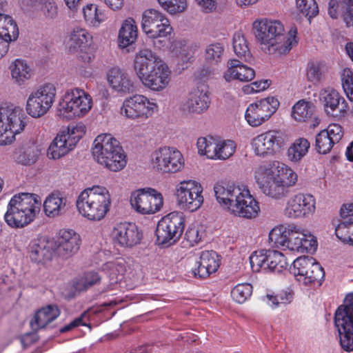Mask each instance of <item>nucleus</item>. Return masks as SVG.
Segmentation results:
<instances>
[{
  "label": "nucleus",
  "instance_id": "f257e3e1",
  "mask_svg": "<svg viewBox=\"0 0 353 353\" xmlns=\"http://www.w3.org/2000/svg\"><path fill=\"white\" fill-rule=\"evenodd\" d=\"M252 26L256 40L267 54L274 56L285 54L298 43L297 28L292 27L286 37L284 26L279 20L256 19Z\"/></svg>",
  "mask_w": 353,
  "mask_h": 353
},
{
  "label": "nucleus",
  "instance_id": "f03ea898",
  "mask_svg": "<svg viewBox=\"0 0 353 353\" xmlns=\"http://www.w3.org/2000/svg\"><path fill=\"white\" fill-rule=\"evenodd\" d=\"M134 69L141 83L150 90L161 92L169 85L171 70L157 53L150 49H142L136 53Z\"/></svg>",
  "mask_w": 353,
  "mask_h": 353
},
{
  "label": "nucleus",
  "instance_id": "7ed1b4c3",
  "mask_svg": "<svg viewBox=\"0 0 353 353\" xmlns=\"http://www.w3.org/2000/svg\"><path fill=\"white\" fill-rule=\"evenodd\" d=\"M214 191L218 203L235 216L253 219L260 211L258 201L245 185L216 184Z\"/></svg>",
  "mask_w": 353,
  "mask_h": 353
},
{
  "label": "nucleus",
  "instance_id": "20e7f679",
  "mask_svg": "<svg viewBox=\"0 0 353 353\" xmlns=\"http://www.w3.org/2000/svg\"><path fill=\"white\" fill-rule=\"evenodd\" d=\"M41 209L39 197L35 194L19 193L8 203L4 221L13 229H21L34 221Z\"/></svg>",
  "mask_w": 353,
  "mask_h": 353
},
{
  "label": "nucleus",
  "instance_id": "39448f33",
  "mask_svg": "<svg viewBox=\"0 0 353 353\" xmlns=\"http://www.w3.org/2000/svg\"><path fill=\"white\" fill-rule=\"evenodd\" d=\"M269 240L277 246L300 253L312 252L317 248L315 237L294 224L274 227L269 233Z\"/></svg>",
  "mask_w": 353,
  "mask_h": 353
},
{
  "label": "nucleus",
  "instance_id": "423d86ee",
  "mask_svg": "<svg viewBox=\"0 0 353 353\" xmlns=\"http://www.w3.org/2000/svg\"><path fill=\"white\" fill-rule=\"evenodd\" d=\"M94 159L111 172H119L127 164V156L119 141L110 134L98 135L92 145Z\"/></svg>",
  "mask_w": 353,
  "mask_h": 353
},
{
  "label": "nucleus",
  "instance_id": "0eeeda50",
  "mask_svg": "<svg viewBox=\"0 0 353 353\" xmlns=\"http://www.w3.org/2000/svg\"><path fill=\"white\" fill-rule=\"evenodd\" d=\"M111 196L103 186L93 185L80 192L76 201L79 214L89 221L102 220L110 210Z\"/></svg>",
  "mask_w": 353,
  "mask_h": 353
},
{
  "label": "nucleus",
  "instance_id": "6e6552de",
  "mask_svg": "<svg viewBox=\"0 0 353 353\" xmlns=\"http://www.w3.org/2000/svg\"><path fill=\"white\" fill-rule=\"evenodd\" d=\"M93 105L92 97L84 90L74 88L67 90L59 101L57 112L65 120L85 117Z\"/></svg>",
  "mask_w": 353,
  "mask_h": 353
},
{
  "label": "nucleus",
  "instance_id": "1a4fd4ad",
  "mask_svg": "<svg viewBox=\"0 0 353 353\" xmlns=\"http://www.w3.org/2000/svg\"><path fill=\"white\" fill-rule=\"evenodd\" d=\"M23 110L14 105L0 107V145L11 143L26 125Z\"/></svg>",
  "mask_w": 353,
  "mask_h": 353
},
{
  "label": "nucleus",
  "instance_id": "9d476101",
  "mask_svg": "<svg viewBox=\"0 0 353 353\" xmlns=\"http://www.w3.org/2000/svg\"><path fill=\"white\" fill-rule=\"evenodd\" d=\"M334 325L341 348L346 352L353 351V293L346 296L345 303L336 310Z\"/></svg>",
  "mask_w": 353,
  "mask_h": 353
},
{
  "label": "nucleus",
  "instance_id": "9b49d317",
  "mask_svg": "<svg viewBox=\"0 0 353 353\" xmlns=\"http://www.w3.org/2000/svg\"><path fill=\"white\" fill-rule=\"evenodd\" d=\"M57 88L53 83H46L33 90L28 94L26 110L32 118L45 115L55 101Z\"/></svg>",
  "mask_w": 353,
  "mask_h": 353
},
{
  "label": "nucleus",
  "instance_id": "f8f14e48",
  "mask_svg": "<svg viewBox=\"0 0 353 353\" xmlns=\"http://www.w3.org/2000/svg\"><path fill=\"white\" fill-rule=\"evenodd\" d=\"M141 28L145 34L154 41V45L158 48L161 43L160 38H166L172 32V27L165 14L158 10L150 8L145 10L142 14Z\"/></svg>",
  "mask_w": 353,
  "mask_h": 353
},
{
  "label": "nucleus",
  "instance_id": "ddd939ff",
  "mask_svg": "<svg viewBox=\"0 0 353 353\" xmlns=\"http://www.w3.org/2000/svg\"><path fill=\"white\" fill-rule=\"evenodd\" d=\"M203 188L195 180H183L175 186V196L178 206L185 211L194 212L203 205Z\"/></svg>",
  "mask_w": 353,
  "mask_h": 353
},
{
  "label": "nucleus",
  "instance_id": "4468645a",
  "mask_svg": "<svg viewBox=\"0 0 353 353\" xmlns=\"http://www.w3.org/2000/svg\"><path fill=\"white\" fill-rule=\"evenodd\" d=\"M65 45L70 53H77L78 59L85 63H91L95 58L96 48L92 37L83 28L72 29L67 37Z\"/></svg>",
  "mask_w": 353,
  "mask_h": 353
},
{
  "label": "nucleus",
  "instance_id": "2eb2a0df",
  "mask_svg": "<svg viewBox=\"0 0 353 353\" xmlns=\"http://www.w3.org/2000/svg\"><path fill=\"white\" fill-rule=\"evenodd\" d=\"M185 221V215L181 212H172L161 218L156 229L158 243L164 245L175 243L183 232Z\"/></svg>",
  "mask_w": 353,
  "mask_h": 353
},
{
  "label": "nucleus",
  "instance_id": "dca6fc26",
  "mask_svg": "<svg viewBox=\"0 0 353 353\" xmlns=\"http://www.w3.org/2000/svg\"><path fill=\"white\" fill-rule=\"evenodd\" d=\"M253 272H274L279 274L286 270L289 263L286 257L280 252L272 250L255 251L250 256Z\"/></svg>",
  "mask_w": 353,
  "mask_h": 353
},
{
  "label": "nucleus",
  "instance_id": "f3484780",
  "mask_svg": "<svg viewBox=\"0 0 353 353\" xmlns=\"http://www.w3.org/2000/svg\"><path fill=\"white\" fill-rule=\"evenodd\" d=\"M290 272L299 284L307 286L320 283L324 278L323 268L310 256H300L293 261Z\"/></svg>",
  "mask_w": 353,
  "mask_h": 353
},
{
  "label": "nucleus",
  "instance_id": "a211bd4d",
  "mask_svg": "<svg viewBox=\"0 0 353 353\" xmlns=\"http://www.w3.org/2000/svg\"><path fill=\"white\" fill-rule=\"evenodd\" d=\"M153 168L162 174H173L182 170L184 159L181 152L175 148L160 147L151 154Z\"/></svg>",
  "mask_w": 353,
  "mask_h": 353
},
{
  "label": "nucleus",
  "instance_id": "6ab92c4d",
  "mask_svg": "<svg viewBox=\"0 0 353 353\" xmlns=\"http://www.w3.org/2000/svg\"><path fill=\"white\" fill-rule=\"evenodd\" d=\"M316 204V199L312 194L299 192L287 199L283 214L292 220L307 219L315 213Z\"/></svg>",
  "mask_w": 353,
  "mask_h": 353
},
{
  "label": "nucleus",
  "instance_id": "aec40b11",
  "mask_svg": "<svg viewBox=\"0 0 353 353\" xmlns=\"http://www.w3.org/2000/svg\"><path fill=\"white\" fill-rule=\"evenodd\" d=\"M158 109L154 100L142 94H135L124 100L121 114L132 120L145 121L152 117Z\"/></svg>",
  "mask_w": 353,
  "mask_h": 353
},
{
  "label": "nucleus",
  "instance_id": "412c9836",
  "mask_svg": "<svg viewBox=\"0 0 353 353\" xmlns=\"http://www.w3.org/2000/svg\"><path fill=\"white\" fill-rule=\"evenodd\" d=\"M130 203L133 209L141 214H152L163 205L162 194L152 188L140 189L132 192Z\"/></svg>",
  "mask_w": 353,
  "mask_h": 353
},
{
  "label": "nucleus",
  "instance_id": "4be33fe9",
  "mask_svg": "<svg viewBox=\"0 0 353 353\" xmlns=\"http://www.w3.org/2000/svg\"><path fill=\"white\" fill-rule=\"evenodd\" d=\"M279 106L274 97H268L250 104L245 111V119L252 127H258L266 122Z\"/></svg>",
  "mask_w": 353,
  "mask_h": 353
},
{
  "label": "nucleus",
  "instance_id": "5701e85b",
  "mask_svg": "<svg viewBox=\"0 0 353 353\" xmlns=\"http://www.w3.org/2000/svg\"><path fill=\"white\" fill-rule=\"evenodd\" d=\"M210 93L207 85L197 86L181 102L180 110L185 114H201L206 112L211 103Z\"/></svg>",
  "mask_w": 353,
  "mask_h": 353
},
{
  "label": "nucleus",
  "instance_id": "b1692460",
  "mask_svg": "<svg viewBox=\"0 0 353 353\" xmlns=\"http://www.w3.org/2000/svg\"><path fill=\"white\" fill-rule=\"evenodd\" d=\"M283 134L278 130H269L254 137L252 146L258 156L273 154L278 152L284 145Z\"/></svg>",
  "mask_w": 353,
  "mask_h": 353
},
{
  "label": "nucleus",
  "instance_id": "393cba45",
  "mask_svg": "<svg viewBox=\"0 0 353 353\" xmlns=\"http://www.w3.org/2000/svg\"><path fill=\"white\" fill-rule=\"evenodd\" d=\"M114 244L123 248H132L140 243L141 231L135 223L121 222L116 224L111 233Z\"/></svg>",
  "mask_w": 353,
  "mask_h": 353
},
{
  "label": "nucleus",
  "instance_id": "a878e982",
  "mask_svg": "<svg viewBox=\"0 0 353 353\" xmlns=\"http://www.w3.org/2000/svg\"><path fill=\"white\" fill-rule=\"evenodd\" d=\"M254 179L261 192L271 198L280 199L288 192L276 179L272 178L270 172L261 165L254 170Z\"/></svg>",
  "mask_w": 353,
  "mask_h": 353
},
{
  "label": "nucleus",
  "instance_id": "bb28decb",
  "mask_svg": "<svg viewBox=\"0 0 353 353\" xmlns=\"http://www.w3.org/2000/svg\"><path fill=\"white\" fill-rule=\"evenodd\" d=\"M320 99L327 114L337 119L345 117L347 114L348 103L336 90L331 88L321 90Z\"/></svg>",
  "mask_w": 353,
  "mask_h": 353
},
{
  "label": "nucleus",
  "instance_id": "cd10ccee",
  "mask_svg": "<svg viewBox=\"0 0 353 353\" xmlns=\"http://www.w3.org/2000/svg\"><path fill=\"white\" fill-rule=\"evenodd\" d=\"M81 241L79 234L73 230H61L56 243L58 255L63 259L72 257L79 251Z\"/></svg>",
  "mask_w": 353,
  "mask_h": 353
},
{
  "label": "nucleus",
  "instance_id": "c85d7f7f",
  "mask_svg": "<svg viewBox=\"0 0 353 353\" xmlns=\"http://www.w3.org/2000/svg\"><path fill=\"white\" fill-rule=\"evenodd\" d=\"M106 80L112 90L119 94H127L134 90V82L129 74L118 67L108 70Z\"/></svg>",
  "mask_w": 353,
  "mask_h": 353
},
{
  "label": "nucleus",
  "instance_id": "c756f323",
  "mask_svg": "<svg viewBox=\"0 0 353 353\" xmlns=\"http://www.w3.org/2000/svg\"><path fill=\"white\" fill-rule=\"evenodd\" d=\"M19 29L12 18L0 13V59L8 52L9 42L18 38Z\"/></svg>",
  "mask_w": 353,
  "mask_h": 353
},
{
  "label": "nucleus",
  "instance_id": "7c9ffc66",
  "mask_svg": "<svg viewBox=\"0 0 353 353\" xmlns=\"http://www.w3.org/2000/svg\"><path fill=\"white\" fill-rule=\"evenodd\" d=\"M270 172L272 178L276 179L283 185L285 190L293 186L297 181V174L288 165L279 162L273 161L261 165Z\"/></svg>",
  "mask_w": 353,
  "mask_h": 353
},
{
  "label": "nucleus",
  "instance_id": "2f4dec72",
  "mask_svg": "<svg viewBox=\"0 0 353 353\" xmlns=\"http://www.w3.org/2000/svg\"><path fill=\"white\" fill-rule=\"evenodd\" d=\"M255 76L254 70L237 59H230L228 67L223 73V78L227 82L238 81H250Z\"/></svg>",
  "mask_w": 353,
  "mask_h": 353
},
{
  "label": "nucleus",
  "instance_id": "473e14b6",
  "mask_svg": "<svg viewBox=\"0 0 353 353\" xmlns=\"http://www.w3.org/2000/svg\"><path fill=\"white\" fill-rule=\"evenodd\" d=\"M197 267L192 270L194 276L207 278L217 271L220 265V259L216 252L205 250L201 252Z\"/></svg>",
  "mask_w": 353,
  "mask_h": 353
},
{
  "label": "nucleus",
  "instance_id": "72a5a7b5",
  "mask_svg": "<svg viewBox=\"0 0 353 353\" xmlns=\"http://www.w3.org/2000/svg\"><path fill=\"white\" fill-rule=\"evenodd\" d=\"M60 315V310L54 305H49L39 310L30 321V325L32 330L37 331L40 329L50 327Z\"/></svg>",
  "mask_w": 353,
  "mask_h": 353
},
{
  "label": "nucleus",
  "instance_id": "f704fd0d",
  "mask_svg": "<svg viewBox=\"0 0 353 353\" xmlns=\"http://www.w3.org/2000/svg\"><path fill=\"white\" fill-rule=\"evenodd\" d=\"M39 152V150L35 142H26L13 150L11 158L19 164L30 165L37 161Z\"/></svg>",
  "mask_w": 353,
  "mask_h": 353
},
{
  "label": "nucleus",
  "instance_id": "c9c22d12",
  "mask_svg": "<svg viewBox=\"0 0 353 353\" xmlns=\"http://www.w3.org/2000/svg\"><path fill=\"white\" fill-rule=\"evenodd\" d=\"M67 198L59 192L49 194L43 203L45 214L50 218L61 216L67 211Z\"/></svg>",
  "mask_w": 353,
  "mask_h": 353
},
{
  "label": "nucleus",
  "instance_id": "e433bc0d",
  "mask_svg": "<svg viewBox=\"0 0 353 353\" xmlns=\"http://www.w3.org/2000/svg\"><path fill=\"white\" fill-rule=\"evenodd\" d=\"M138 28L134 19L129 17L123 23L119 31L118 46L121 49L127 48L137 41Z\"/></svg>",
  "mask_w": 353,
  "mask_h": 353
},
{
  "label": "nucleus",
  "instance_id": "4c0bfd02",
  "mask_svg": "<svg viewBox=\"0 0 353 353\" xmlns=\"http://www.w3.org/2000/svg\"><path fill=\"white\" fill-rule=\"evenodd\" d=\"M8 69L12 79L18 85H23L26 81L31 79L33 70L28 61L23 59H16L10 64Z\"/></svg>",
  "mask_w": 353,
  "mask_h": 353
},
{
  "label": "nucleus",
  "instance_id": "58836bf2",
  "mask_svg": "<svg viewBox=\"0 0 353 353\" xmlns=\"http://www.w3.org/2000/svg\"><path fill=\"white\" fill-rule=\"evenodd\" d=\"M103 271L110 278L111 284L104 292L113 290L115 285L121 278L125 272V262L123 259H117L116 260L108 261L103 264L102 267Z\"/></svg>",
  "mask_w": 353,
  "mask_h": 353
},
{
  "label": "nucleus",
  "instance_id": "ea45409f",
  "mask_svg": "<svg viewBox=\"0 0 353 353\" xmlns=\"http://www.w3.org/2000/svg\"><path fill=\"white\" fill-rule=\"evenodd\" d=\"M51 257L48 242L43 239H34L30 244V258L34 263H44Z\"/></svg>",
  "mask_w": 353,
  "mask_h": 353
},
{
  "label": "nucleus",
  "instance_id": "a19ab883",
  "mask_svg": "<svg viewBox=\"0 0 353 353\" xmlns=\"http://www.w3.org/2000/svg\"><path fill=\"white\" fill-rule=\"evenodd\" d=\"M199 154L212 160H219L220 141L212 137H200L196 142Z\"/></svg>",
  "mask_w": 353,
  "mask_h": 353
},
{
  "label": "nucleus",
  "instance_id": "79ce46f5",
  "mask_svg": "<svg viewBox=\"0 0 353 353\" xmlns=\"http://www.w3.org/2000/svg\"><path fill=\"white\" fill-rule=\"evenodd\" d=\"M72 150L73 148L68 145L66 139L59 132L49 145L47 156L50 159H59Z\"/></svg>",
  "mask_w": 353,
  "mask_h": 353
},
{
  "label": "nucleus",
  "instance_id": "37998d69",
  "mask_svg": "<svg viewBox=\"0 0 353 353\" xmlns=\"http://www.w3.org/2000/svg\"><path fill=\"white\" fill-rule=\"evenodd\" d=\"M310 143L305 138L296 139L288 150V159L292 162L299 161L308 152Z\"/></svg>",
  "mask_w": 353,
  "mask_h": 353
},
{
  "label": "nucleus",
  "instance_id": "c03bdc74",
  "mask_svg": "<svg viewBox=\"0 0 353 353\" xmlns=\"http://www.w3.org/2000/svg\"><path fill=\"white\" fill-rule=\"evenodd\" d=\"M224 47L220 43H213L205 47L204 59L207 65L210 66L218 65L222 60Z\"/></svg>",
  "mask_w": 353,
  "mask_h": 353
},
{
  "label": "nucleus",
  "instance_id": "a18cd8bd",
  "mask_svg": "<svg viewBox=\"0 0 353 353\" xmlns=\"http://www.w3.org/2000/svg\"><path fill=\"white\" fill-rule=\"evenodd\" d=\"M314 112L312 103L303 99L297 101L292 107V117L298 121H305L309 119Z\"/></svg>",
  "mask_w": 353,
  "mask_h": 353
},
{
  "label": "nucleus",
  "instance_id": "49530a36",
  "mask_svg": "<svg viewBox=\"0 0 353 353\" xmlns=\"http://www.w3.org/2000/svg\"><path fill=\"white\" fill-rule=\"evenodd\" d=\"M85 132V127L81 123L69 125L66 130L59 132L61 135L66 139L68 145H70L72 148L83 137Z\"/></svg>",
  "mask_w": 353,
  "mask_h": 353
},
{
  "label": "nucleus",
  "instance_id": "de8ad7c7",
  "mask_svg": "<svg viewBox=\"0 0 353 353\" xmlns=\"http://www.w3.org/2000/svg\"><path fill=\"white\" fill-rule=\"evenodd\" d=\"M83 15L87 23L93 27L99 26L105 19V14L92 3L83 8Z\"/></svg>",
  "mask_w": 353,
  "mask_h": 353
},
{
  "label": "nucleus",
  "instance_id": "09e8293b",
  "mask_svg": "<svg viewBox=\"0 0 353 353\" xmlns=\"http://www.w3.org/2000/svg\"><path fill=\"white\" fill-rule=\"evenodd\" d=\"M234 52L240 59L248 61L250 59L251 54L248 48V42L243 34L237 32L233 36Z\"/></svg>",
  "mask_w": 353,
  "mask_h": 353
},
{
  "label": "nucleus",
  "instance_id": "8fccbe9b",
  "mask_svg": "<svg viewBox=\"0 0 353 353\" xmlns=\"http://www.w3.org/2000/svg\"><path fill=\"white\" fill-rule=\"evenodd\" d=\"M101 276L97 272H87L74 281V286L77 290H86L89 288L99 283Z\"/></svg>",
  "mask_w": 353,
  "mask_h": 353
},
{
  "label": "nucleus",
  "instance_id": "3c124183",
  "mask_svg": "<svg viewBox=\"0 0 353 353\" xmlns=\"http://www.w3.org/2000/svg\"><path fill=\"white\" fill-rule=\"evenodd\" d=\"M336 236L343 242L353 245V222L344 219L335 229Z\"/></svg>",
  "mask_w": 353,
  "mask_h": 353
},
{
  "label": "nucleus",
  "instance_id": "603ef678",
  "mask_svg": "<svg viewBox=\"0 0 353 353\" xmlns=\"http://www.w3.org/2000/svg\"><path fill=\"white\" fill-rule=\"evenodd\" d=\"M252 294V285L248 283L237 284L231 291L232 299L238 303H243Z\"/></svg>",
  "mask_w": 353,
  "mask_h": 353
},
{
  "label": "nucleus",
  "instance_id": "864d4df0",
  "mask_svg": "<svg viewBox=\"0 0 353 353\" xmlns=\"http://www.w3.org/2000/svg\"><path fill=\"white\" fill-rule=\"evenodd\" d=\"M33 6L37 8L46 19H54L58 13L54 0H36Z\"/></svg>",
  "mask_w": 353,
  "mask_h": 353
},
{
  "label": "nucleus",
  "instance_id": "5fc2aeb1",
  "mask_svg": "<svg viewBox=\"0 0 353 353\" xmlns=\"http://www.w3.org/2000/svg\"><path fill=\"white\" fill-rule=\"evenodd\" d=\"M161 8L170 14L184 12L188 6L187 0H157Z\"/></svg>",
  "mask_w": 353,
  "mask_h": 353
},
{
  "label": "nucleus",
  "instance_id": "6e6d98bb",
  "mask_svg": "<svg viewBox=\"0 0 353 353\" xmlns=\"http://www.w3.org/2000/svg\"><path fill=\"white\" fill-rule=\"evenodd\" d=\"M298 10L309 19L319 13V8L315 0H295Z\"/></svg>",
  "mask_w": 353,
  "mask_h": 353
},
{
  "label": "nucleus",
  "instance_id": "4d7b16f0",
  "mask_svg": "<svg viewBox=\"0 0 353 353\" xmlns=\"http://www.w3.org/2000/svg\"><path fill=\"white\" fill-rule=\"evenodd\" d=\"M334 143L330 139L327 132L321 130L316 137V148L317 152L321 154L328 153Z\"/></svg>",
  "mask_w": 353,
  "mask_h": 353
},
{
  "label": "nucleus",
  "instance_id": "13d9d810",
  "mask_svg": "<svg viewBox=\"0 0 353 353\" xmlns=\"http://www.w3.org/2000/svg\"><path fill=\"white\" fill-rule=\"evenodd\" d=\"M322 71L320 63L317 61H310L306 68V77L308 81L314 85L319 83L322 78Z\"/></svg>",
  "mask_w": 353,
  "mask_h": 353
},
{
  "label": "nucleus",
  "instance_id": "bf43d9fd",
  "mask_svg": "<svg viewBox=\"0 0 353 353\" xmlns=\"http://www.w3.org/2000/svg\"><path fill=\"white\" fill-rule=\"evenodd\" d=\"M219 160H225L230 158L235 152L236 144L233 141H220Z\"/></svg>",
  "mask_w": 353,
  "mask_h": 353
},
{
  "label": "nucleus",
  "instance_id": "052dcab7",
  "mask_svg": "<svg viewBox=\"0 0 353 353\" xmlns=\"http://www.w3.org/2000/svg\"><path fill=\"white\" fill-rule=\"evenodd\" d=\"M173 47L172 50L174 52L176 51V54L178 52L176 48H180L178 57L183 63H191L193 61L194 57L189 50H186L185 44L183 43L181 41H176L174 42Z\"/></svg>",
  "mask_w": 353,
  "mask_h": 353
},
{
  "label": "nucleus",
  "instance_id": "680f3d73",
  "mask_svg": "<svg viewBox=\"0 0 353 353\" xmlns=\"http://www.w3.org/2000/svg\"><path fill=\"white\" fill-rule=\"evenodd\" d=\"M323 131L327 132L330 139L333 141L334 144L339 142L343 137V128L338 123L330 124L327 129L323 130Z\"/></svg>",
  "mask_w": 353,
  "mask_h": 353
},
{
  "label": "nucleus",
  "instance_id": "e2e57ef3",
  "mask_svg": "<svg viewBox=\"0 0 353 353\" xmlns=\"http://www.w3.org/2000/svg\"><path fill=\"white\" fill-rule=\"evenodd\" d=\"M343 8L345 9L343 17L346 26L350 27L353 26V0H342Z\"/></svg>",
  "mask_w": 353,
  "mask_h": 353
},
{
  "label": "nucleus",
  "instance_id": "0e129e2a",
  "mask_svg": "<svg viewBox=\"0 0 353 353\" xmlns=\"http://www.w3.org/2000/svg\"><path fill=\"white\" fill-rule=\"evenodd\" d=\"M201 240L199 231L195 228H190L185 233L184 241L185 245L192 247L197 244Z\"/></svg>",
  "mask_w": 353,
  "mask_h": 353
},
{
  "label": "nucleus",
  "instance_id": "69168bd1",
  "mask_svg": "<svg viewBox=\"0 0 353 353\" xmlns=\"http://www.w3.org/2000/svg\"><path fill=\"white\" fill-rule=\"evenodd\" d=\"M341 83L346 93L353 90V72L350 69H344L341 74Z\"/></svg>",
  "mask_w": 353,
  "mask_h": 353
},
{
  "label": "nucleus",
  "instance_id": "338daca9",
  "mask_svg": "<svg viewBox=\"0 0 353 353\" xmlns=\"http://www.w3.org/2000/svg\"><path fill=\"white\" fill-rule=\"evenodd\" d=\"M86 312H83L80 316L74 319L69 324L62 327L60 329V332L61 333H64L80 325H86V323L84 322V318L86 316Z\"/></svg>",
  "mask_w": 353,
  "mask_h": 353
},
{
  "label": "nucleus",
  "instance_id": "774afa93",
  "mask_svg": "<svg viewBox=\"0 0 353 353\" xmlns=\"http://www.w3.org/2000/svg\"><path fill=\"white\" fill-rule=\"evenodd\" d=\"M341 216L353 222V203L343 205L341 208Z\"/></svg>",
  "mask_w": 353,
  "mask_h": 353
}]
</instances>
